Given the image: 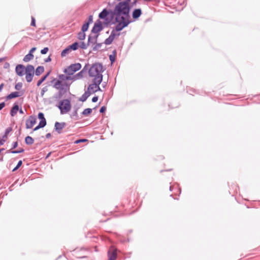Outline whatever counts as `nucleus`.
Segmentation results:
<instances>
[{
	"instance_id": "nucleus-63",
	"label": "nucleus",
	"mask_w": 260,
	"mask_h": 260,
	"mask_svg": "<svg viewBox=\"0 0 260 260\" xmlns=\"http://www.w3.org/2000/svg\"><path fill=\"white\" fill-rule=\"evenodd\" d=\"M3 156L2 155L1 157H0V161H3Z\"/></svg>"
},
{
	"instance_id": "nucleus-64",
	"label": "nucleus",
	"mask_w": 260,
	"mask_h": 260,
	"mask_svg": "<svg viewBox=\"0 0 260 260\" xmlns=\"http://www.w3.org/2000/svg\"><path fill=\"white\" fill-rule=\"evenodd\" d=\"M172 189H173V186H170V190L172 191Z\"/></svg>"
},
{
	"instance_id": "nucleus-2",
	"label": "nucleus",
	"mask_w": 260,
	"mask_h": 260,
	"mask_svg": "<svg viewBox=\"0 0 260 260\" xmlns=\"http://www.w3.org/2000/svg\"><path fill=\"white\" fill-rule=\"evenodd\" d=\"M67 75L63 74L58 75V79H54L51 81L53 83V87L56 89L58 90L56 93V98L60 99L63 95L70 91V84L66 82Z\"/></svg>"
},
{
	"instance_id": "nucleus-33",
	"label": "nucleus",
	"mask_w": 260,
	"mask_h": 260,
	"mask_svg": "<svg viewBox=\"0 0 260 260\" xmlns=\"http://www.w3.org/2000/svg\"><path fill=\"white\" fill-rule=\"evenodd\" d=\"M92 111V109L86 108L84 109V111L82 112V114L84 116H88L91 113Z\"/></svg>"
},
{
	"instance_id": "nucleus-62",
	"label": "nucleus",
	"mask_w": 260,
	"mask_h": 260,
	"mask_svg": "<svg viewBox=\"0 0 260 260\" xmlns=\"http://www.w3.org/2000/svg\"><path fill=\"white\" fill-rule=\"evenodd\" d=\"M107 85V83L106 82H104L103 84H102V86L104 88H105Z\"/></svg>"
},
{
	"instance_id": "nucleus-30",
	"label": "nucleus",
	"mask_w": 260,
	"mask_h": 260,
	"mask_svg": "<svg viewBox=\"0 0 260 260\" xmlns=\"http://www.w3.org/2000/svg\"><path fill=\"white\" fill-rule=\"evenodd\" d=\"M83 74L84 71H81L80 72L78 73L75 76H74L73 79H75V80L81 79L83 77Z\"/></svg>"
},
{
	"instance_id": "nucleus-11",
	"label": "nucleus",
	"mask_w": 260,
	"mask_h": 260,
	"mask_svg": "<svg viewBox=\"0 0 260 260\" xmlns=\"http://www.w3.org/2000/svg\"><path fill=\"white\" fill-rule=\"evenodd\" d=\"M103 28V24L100 20H97L94 23V26L91 30V32H99Z\"/></svg>"
},
{
	"instance_id": "nucleus-4",
	"label": "nucleus",
	"mask_w": 260,
	"mask_h": 260,
	"mask_svg": "<svg viewBox=\"0 0 260 260\" xmlns=\"http://www.w3.org/2000/svg\"><path fill=\"white\" fill-rule=\"evenodd\" d=\"M58 107L61 114L68 113L70 111L71 108L70 101L68 99L60 101Z\"/></svg>"
},
{
	"instance_id": "nucleus-50",
	"label": "nucleus",
	"mask_w": 260,
	"mask_h": 260,
	"mask_svg": "<svg viewBox=\"0 0 260 260\" xmlns=\"http://www.w3.org/2000/svg\"><path fill=\"white\" fill-rule=\"evenodd\" d=\"M71 75H67V76H66V81L67 80H75V79H73V77H71Z\"/></svg>"
},
{
	"instance_id": "nucleus-35",
	"label": "nucleus",
	"mask_w": 260,
	"mask_h": 260,
	"mask_svg": "<svg viewBox=\"0 0 260 260\" xmlns=\"http://www.w3.org/2000/svg\"><path fill=\"white\" fill-rule=\"evenodd\" d=\"M22 165V160H19L18 163H17V165H16V166L13 169L12 171L13 172H15L16 171V170H17Z\"/></svg>"
},
{
	"instance_id": "nucleus-38",
	"label": "nucleus",
	"mask_w": 260,
	"mask_h": 260,
	"mask_svg": "<svg viewBox=\"0 0 260 260\" xmlns=\"http://www.w3.org/2000/svg\"><path fill=\"white\" fill-rule=\"evenodd\" d=\"M88 141V140L87 139H78L77 140H76L75 142H74V144H79L80 143H83V142H87Z\"/></svg>"
},
{
	"instance_id": "nucleus-34",
	"label": "nucleus",
	"mask_w": 260,
	"mask_h": 260,
	"mask_svg": "<svg viewBox=\"0 0 260 260\" xmlns=\"http://www.w3.org/2000/svg\"><path fill=\"white\" fill-rule=\"evenodd\" d=\"M89 23L86 22L82 27V31L84 32L88 30V27H89Z\"/></svg>"
},
{
	"instance_id": "nucleus-18",
	"label": "nucleus",
	"mask_w": 260,
	"mask_h": 260,
	"mask_svg": "<svg viewBox=\"0 0 260 260\" xmlns=\"http://www.w3.org/2000/svg\"><path fill=\"white\" fill-rule=\"evenodd\" d=\"M38 117L40 120L39 124L45 127L47 124V122L44 117V113L42 112H39L38 113Z\"/></svg>"
},
{
	"instance_id": "nucleus-5",
	"label": "nucleus",
	"mask_w": 260,
	"mask_h": 260,
	"mask_svg": "<svg viewBox=\"0 0 260 260\" xmlns=\"http://www.w3.org/2000/svg\"><path fill=\"white\" fill-rule=\"evenodd\" d=\"M81 67L80 63L71 64L67 69L64 70L63 72L67 75H73L74 73L80 70Z\"/></svg>"
},
{
	"instance_id": "nucleus-15",
	"label": "nucleus",
	"mask_w": 260,
	"mask_h": 260,
	"mask_svg": "<svg viewBox=\"0 0 260 260\" xmlns=\"http://www.w3.org/2000/svg\"><path fill=\"white\" fill-rule=\"evenodd\" d=\"M66 126V123L64 122H56L54 125L55 130L58 133L61 134L62 129Z\"/></svg>"
},
{
	"instance_id": "nucleus-26",
	"label": "nucleus",
	"mask_w": 260,
	"mask_h": 260,
	"mask_svg": "<svg viewBox=\"0 0 260 260\" xmlns=\"http://www.w3.org/2000/svg\"><path fill=\"white\" fill-rule=\"evenodd\" d=\"M34 57L33 54L28 53L23 58V61L24 62H28L30 60L32 59Z\"/></svg>"
},
{
	"instance_id": "nucleus-19",
	"label": "nucleus",
	"mask_w": 260,
	"mask_h": 260,
	"mask_svg": "<svg viewBox=\"0 0 260 260\" xmlns=\"http://www.w3.org/2000/svg\"><path fill=\"white\" fill-rule=\"evenodd\" d=\"M19 105L17 103H15L13 104L12 108L10 111V115L11 116H14L19 110Z\"/></svg>"
},
{
	"instance_id": "nucleus-60",
	"label": "nucleus",
	"mask_w": 260,
	"mask_h": 260,
	"mask_svg": "<svg viewBox=\"0 0 260 260\" xmlns=\"http://www.w3.org/2000/svg\"><path fill=\"white\" fill-rule=\"evenodd\" d=\"M146 2H159V0H144Z\"/></svg>"
},
{
	"instance_id": "nucleus-29",
	"label": "nucleus",
	"mask_w": 260,
	"mask_h": 260,
	"mask_svg": "<svg viewBox=\"0 0 260 260\" xmlns=\"http://www.w3.org/2000/svg\"><path fill=\"white\" fill-rule=\"evenodd\" d=\"M187 92L189 94L193 95L194 94L198 93V91L192 87H188L187 88Z\"/></svg>"
},
{
	"instance_id": "nucleus-51",
	"label": "nucleus",
	"mask_w": 260,
	"mask_h": 260,
	"mask_svg": "<svg viewBox=\"0 0 260 260\" xmlns=\"http://www.w3.org/2000/svg\"><path fill=\"white\" fill-rule=\"evenodd\" d=\"M98 96H94L92 99V102L93 103L96 102L98 101Z\"/></svg>"
},
{
	"instance_id": "nucleus-59",
	"label": "nucleus",
	"mask_w": 260,
	"mask_h": 260,
	"mask_svg": "<svg viewBox=\"0 0 260 260\" xmlns=\"http://www.w3.org/2000/svg\"><path fill=\"white\" fill-rule=\"evenodd\" d=\"M51 137V135L50 133H48L46 135V138L47 139H49Z\"/></svg>"
},
{
	"instance_id": "nucleus-27",
	"label": "nucleus",
	"mask_w": 260,
	"mask_h": 260,
	"mask_svg": "<svg viewBox=\"0 0 260 260\" xmlns=\"http://www.w3.org/2000/svg\"><path fill=\"white\" fill-rule=\"evenodd\" d=\"M34 142V139L30 137V136H27L25 138V143L26 145H32Z\"/></svg>"
},
{
	"instance_id": "nucleus-7",
	"label": "nucleus",
	"mask_w": 260,
	"mask_h": 260,
	"mask_svg": "<svg viewBox=\"0 0 260 260\" xmlns=\"http://www.w3.org/2000/svg\"><path fill=\"white\" fill-rule=\"evenodd\" d=\"M129 23L128 19L124 18V17H122L121 21H117V23L115 24V30L116 31H120L126 26Z\"/></svg>"
},
{
	"instance_id": "nucleus-47",
	"label": "nucleus",
	"mask_w": 260,
	"mask_h": 260,
	"mask_svg": "<svg viewBox=\"0 0 260 260\" xmlns=\"http://www.w3.org/2000/svg\"><path fill=\"white\" fill-rule=\"evenodd\" d=\"M30 25L33 26H36V20L34 17H31V22Z\"/></svg>"
},
{
	"instance_id": "nucleus-56",
	"label": "nucleus",
	"mask_w": 260,
	"mask_h": 260,
	"mask_svg": "<svg viewBox=\"0 0 260 260\" xmlns=\"http://www.w3.org/2000/svg\"><path fill=\"white\" fill-rule=\"evenodd\" d=\"M87 64L85 65L84 66V67L83 68V69L81 70V71H84V73L85 72H86L87 71V70H88V68H87Z\"/></svg>"
},
{
	"instance_id": "nucleus-36",
	"label": "nucleus",
	"mask_w": 260,
	"mask_h": 260,
	"mask_svg": "<svg viewBox=\"0 0 260 260\" xmlns=\"http://www.w3.org/2000/svg\"><path fill=\"white\" fill-rule=\"evenodd\" d=\"M22 83L21 82H18L15 85V89L17 90H20L22 87Z\"/></svg>"
},
{
	"instance_id": "nucleus-13",
	"label": "nucleus",
	"mask_w": 260,
	"mask_h": 260,
	"mask_svg": "<svg viewBox=\"0 0 260 260\" xmlns=\"http://www.w3.org/2000/svg\"><path fill=\"white\" fill-rule=\"evenodd\" d=\"M24 93V90L21 91H14L12 92L6 96V100H11L12 99L16 98L21 96Z\"/></svg>"
},
{
	"instance_id": "nucleus-55",
	"label": "nucleus",
	"mask_w": 260,
	"mask_h": 260,
	"mask_svg": "<svg viewBox=\"0 0 260 260\" xmlns=\"http://www.w3.org/2000/svg\"><path fill=\"white\" fill-rule=\"evenodd\" d=\"M36 50V47H32L29 51V53L33 54V52Z\"/></svg>"
},
{
	"instance_id": "nucleus-42",
	"label": "nucleus",
	"mask_w": 260,
	"mask_h": 260,
	"mask_svg": "<svg viewBox=\"0 0 260 260\" xmlns=\"http://www.w3.org/2000/svg\"><path fill=\"white\" fill-rule=\"evenodd\" d=\"M14 152H15V154L23 153L24 152V149L22 148H20L18 150H14Z\"/></svg>"
},
{
	"instance_id": "nucleus-23",
	"label": "nucleus",
	"mask_w": 260,
	"mask_h": 260,
	"mask_svg": "<svg viewBox=\"0 0 260 260\" xmlns=\"http://www.w3.org/2000/svg\"><path fill=\"white\" fill-rule=\"evenodd\" d=\"M44 72V68L43 66L38 67L35 71L36 76H39Z\"/></svg>"
},
{
	"instance_id": "nucleus-25",
	"label": "nucleus",
	"mask_w": 260,
	"mask_h": 260,
	"mask_svg": "<svg viewBox=\"0 0 260 260\" xmlns=\"http://www.w3.org/2000/svg\"><path fill=\"white\" fill-rule=\"evenodd\" d=\"M50 71L47 72V73L41 77V78L38 81L37 85L38 86H39L41 85V84L46 80V79L47 78V77L49 75L50 73Z\"/></svg>"
},
{
	"instance_id": "nucleus-53",
	"label": "nucleus",
	"mask_w": 260,
	"mask_h": 260,
	"mask_svg": "<svg viewBox=\"0 0 260 260\" xmlns=\"http://www.w3.org/2000/svg\"><path fill=\"white\" fill-rule=\"evenodd\" d=\"M14 150H13V149H11L7 150L6 153L15 154V152H14Z\"/></svg>"
},
{
	"instance_id": "nucleus-6",
	"label": "nucleus",
	"mask_w": 260,
	"mask_h": 260,
	"mask_svg": "<svg viewBox=\"0 0 260 260\" xmlns=\"http://www.w3.org/2000/svg\"><path fill=\"white\" fill-rule=\"evenodd\" d=\"M25 79L27 82H30L32 81L34 74L35 68L32 65L28 64L25 68Z\"/></svg>"
},
{
	"instance_id": "nucleus-9",
	"label": "nucleus",
	"mask_w": 260,
	"mask_h": 260,
	"mask_svg": "<svg viewBox=\"0 0 260 260\" xmlns=\"http://www.w3.org/2000/svg\"><path fill=\"white\" fill-rule=\"evenodd\" d=\"M117 249L111 246L108 251V260H116L117 257Z\"/></svg>"
},
{
	"instance_id": "nucleus-3",
	"label": "nucleus",
	"mask_w": 260,
	"mask_h": 260,
	"mask_svg": "<svg viewBox=\"0 0 260 260\" xmlns=\"http://www.w3.org/2000/svg\"><path fill=\"white\" fill-rule=\"evenodd\" d=\"M130 2V0H126L118 3L114 10L115 14L117 16H121V18L124 17V18L128 19Z\"/></svg>"
},
{
	"instance_id": "nucleus-37",
	"label": "nucleus",
	"mask_w": 260,
	"mask_h": 260,
	"mask_svg": "<svg viewBox=\"0 0 260 260\" xmlns=\"http://www.w3.org/2000/svg\"><path fill=\"white\" fill-rule=\"evenodd\" d=\"M78 108H76L74 111L73 112L72 114L71 115L72 117H76V119L78 118Z\"/></svg>"
},
{
	"instance_id": "nucleus-49",
	"label": "nucleus",
	"mask_w": 260,
	"mask_h": 260,
	"mask_svg": "<svg viewBox=\"0 0 260 260\" xmlns=\"http://www.w3.org/2000/svg\"><path fill=\"white\" fill-rule=\"evenodd\" d=\"M92 22H93V16H92V15H90L88 17V20L87 22L90 24V23H92Z\"/></svg>"
},
{
	"instance_id": "nucleus-39",
	"label": "nucleus",
	"mask_w": 260,
	"mask_h": 260,
	"mask_svg": "<svg viewBox=\"0 0 260 260\" xmlns=\"http://www.w3.org/2000/svg\"><path fill=\"white\" fill-rule=\"evenodd\" d=\"M80 47L83 49H86L88 46H89V45H88V43L87 44H85L84 42H81L80 45L79 46Z\"/></svg>"
},
{
	"instance_id": "nucleus-22",
	"label": "nucleus",
	"mask_w": 260,
	"mask_h": 260,
	"mask_svg": "<svg viewBox=\"0 0 260 260\" xmlns=\"http://www.w3.org/2000/svg\"><path fill=\"white\" fill-rule=\"evenodd\" d=\"M142 12L141 9H135L134 12H133V17L134 19H137L141 15Z\"/></svg>"
},
{
	"instance_id": "nucleus-44",
	"label": "nucleus",
	"mask_w": 260,
	"mask_h": 260,
	"mask_svg": "<svg viewBox=\"0 0 260 260\" xmlns=\"http://www.w3.org/2000/svg\"><path fill=\"white\" fill-rule=\"evenodd\" d=\"M106 107L105 106H102L100 109V112L101 113H104L105 112H106Z\"/></svg>"
},
{
	"instance_id": "nucleus-40",
	"label": "nucleus",
	"mask_w": 260,
	"mask_h": 260,
	"mask_svg": "<svg viewBox=\"0 0 260 260\" xmlns=\"http://www.w3.org/2000/svg\"><path fill=\"white\" fill-rule=\"evenodd\" d=\"M86 37V34H78V38L80 40H83Z\"/></svg>"
},
{
	"instance_id": "nucleus-32",
	"label": "nucleus",
	"mask_w": 260,
	"mask_h": 260,
	"mask_svg": "<svg viewBox=\"0 0 260 260\" xmlns=\"http://www.w3.org/2000/svg\"><path fill=\"white\" fill-rule=\"evenodd\" d=\"M102 45L103 43H98L96 42V43L92 46V50L93 51H97L102 47Z\"/></svg>"
},
{
	"instance_id": "nucleus-14",
	"label": "nucleus",
	"mask_w": 260,
	"mask_h": 260,
	"mask_svg": "<svg viewBox=\"0 0 260 260\" xmlns=\"http://www.w3.org/2000/svg\"><path fill=\"white\" fill-rule=\"evenodd\" d=\"M25 67L24 65L21 64H17L15 68V72L16 74L21 77L24 74V71H25Z\"/></svg>"
},
{
	"instance_id": "nucleus-28",
	"label": "nucleus",
	"mask_w": 260,
	"mask_h": 260,
	"mask_svg": "<svg viewBox=\"0 0 260 260\" xmlns=\"http://www.w3.org/2000/svg\"><path fill=\"white\" fill-rule=\"evenodd\" d=\"M72 50L68 46L67 48L63 49L61 52V56L62 57L65 56L66 55L68 54L71 52Z\"/></svg>"
},
{
	"instance_id": "nucleus-24",
	"label": "nucleus",
	"mask_w": 260,
	"mask_h": 260,
	"mask_svg": "<svg viewBox=\"0 0 260 260\" xmlns=\"http://www.w3.org/2000/svg\"><path fill=\"white\" fill-rule=\"evenodd\" d=\"M12 131V128L11 127H7L5 132V134L2 137V138L3 140H5V141H7L8 139V135Z\"/></svg>"
},
{
	"instance_id": "nucleus-21",
	"label": "nucleus",
	"mask_w": 260,
	"mask_h": 260,
	"mask_svg": "<svg viewBox=\"0 0 260 260\" xmlns=\"http://www.w3.org/2000/svg\"><path fill=\"white\" fill-rule=\"evenodd\" d=\"M117 55V51L116 49H114L112 51V54H110L109 56L110 61L111 62V64L114 63L116 60V57Z\"/></svg>"
},
{
	"instance_id": "nucleus-31",
	"label": "nucleus",
	"mask_w": 260,
	"mask_h": 260,
	"mask_svg": "<svg viewBox=\"0 0 260 260\" xmlns=\"http://www.w3.org/2000/svg\"><path fill=\"white\" fill-rule=\"evenodd\" d=\"M72 50H76L79 47V43L77 42H74L71 45L69 46Z\"/></svg>"
},
{
	"instance_id": "nucleus-43",
	"label": "nucleus",
	"mask_w": 260,
	"mask_h": 260,
	"mask_svg": "<svg viewBox=\"0 0 260 260\" xmlns=\"http://www.w3.org/2000/svg\"><path fill=\"white\" fill-rule=\"evenodd\" d=\"M47 90H48V89H47V87H44L42 89L41 92V95L42 96H43V95L44 94V93L45 92H46L47 91Z\"/></svg>"
},
{
	"instance_id": "nucleus-1",
	"label": "nucleus",
	"mask_w": 260,
	"mask_h": 260,
	"mask_svg": "<svg viewBox=\"0 0 260 260\" xmlns=\"http://www.w3.org/2000/svg\"><path fill=\"white\" fill-rule=\"evenodd\" d=\"M103 66L102 63L95 62L93 63L88 70L89 77H93V83L88 87V90L92 91L95 93L98 91H102L100 84L102 82L103 76L102 73L104 72Z\"/></svg>"
},
{
	"instance_id": "nucleus-41",
	"label": "nucleus",
	"mask_w": 260,
	"mask_h": 260,
	"mask_svg": "<svg viewBox=\"0 0 260 260\" xmlns=\"http://www.w3.org/2000/svg\"><path fill=\"white\" fill-rule=\"evenodd\" d=\"M48 50L49 48L48 47H45L41 50V53L42 54H45L47 53Z\"/></svg>"
},
{
	"instance_id": "nucleus-52",
	"label": "nucleus",
	"mask_w": 260,
	"mask_h": 260,
	"mask_svg": "<svg viewBox=\"0 0 260 260\" xmlns=\"http://www.w3.org/2000/svg\"><path fill=\"white\" fill-rule=\"evenodd\" d=\"M6 104L5 102H2L0 103V111L5 107Z\"/></svg>"
},
{
	"instance_id": "nucleus-20",
	"label": "nucleus",
	"mask_w": 260,
	"mask_h": 260,
	"mask_svg": "<svg viewBox=\"0 0 260 260\" xmlns=\"http://www.w3.org/2000/svg\"><path fill=\"white\" fill-rule=\"evenodd\" d=\"M90 94H91V91L87 90L80 98L79 101L83 102H85L87 100V99L90 96Z\"/></svg>"
},
{
	"instance_id": "nucleus-17",
	"label": "nucleus",
	"mask_w": 260,
	"mask_h": 260,
	"mask_svg": "<svg viewBox=\"0 0 260 260\" xmlns=\"http://www.w3.org/2000/svg\"><path fill=\"white\" fill-rule=\"evenodd\" d=\"M109 14V12L106 9H104L102 12L99 14V17L100 19L105 20L104 24H107L108 22L107 16Z\"/></svg>"
},
{
	"instance_id": "nucleus-61",
	"label": "nucleus",
	"mask_w": 260,
	"mask_h": 260,
	"mask_svg": "<svg viewBox=\"0 0 260 260\" xmlns=\"http://www.w3.org/2000/svg\"><path fill=\"white\" fill-rule=\"evenodd\" d=\"M18 111H19V113H20V114H24V112H23V111L22 110V109H21H21H19V110H18Z\"/></svg>"
},
{
	"instance_id": "nucleus-58",
	"label": "nucleus",
	"mask_w": 260,
	"mask_h": 260,
	"mask_svg": "<svg viewBox=\"0 0 260 260\" xmlns=\"http://www.w3.org/2000/svg\"><path fill=\"white\" fill-rule=\"evenodd\" d=\"M4 86H5V84L4 83H3L1 84V85H0V92L2 91V89H3V88Z\"/></svg>"
},
{
	"instance_id": "nucleus-8",
	"label": "nucleus",
	"mask_w": 260,
	"mask_h": 260,
	"mask_svg": "<svg viewBox=\"0 0 260 260\" xmlns=\"http://www.w3.org/2000/svg\"><path fill=\"white\" fill-rule=\"evenodd\" d=\"M137 187L133 186L127 190L126 197L128 199V202H130L132 199H135V198L138 197V193L136 190Z\"/></svg>"
},
{
	"instance_id": "nucleus-45",
	"label": "nucleus",
	"mask_w": 260,
	"mask_h": 260,
	"mask_svg": "<svg viewBox=\"0 0 260 260\" xmlns=\"http://www.w3.org/2000/svg\"><path fill=\"white\" fill-rule=\"evenodd\" d=\"M17 146H18V142L17 141L14 142L12 144L11 149L13 150L14 149L16 148Z\"/></svg>"
},
{
	"instance_id": "nucleus-48",
	"label": "nucleus",
	"mask_w": 260,
	"mask_h": 260,
	"mask_svg": "<svg viewBox=\"0 0 260 260\" xmlns=\"http://www.w3.org/2000/svg\"><path fill=\"white\" fill-rule=\"evenodd\" d=\"M10 68V63L8 62H6L4 64V68L8 69Z\"/></svg>"
},
{
	"instance_id": "nucleus-16",
	"label": "nucleus",
	"mask_w": 260,
	"mask_h": 260,
	"mask_svg": "<svg viewBox=\"0 0 260 260\" xmlns=\"http://www.w3.org/2000/svg\"><path fill=\"white\" fill-rule=\"evenodd\" d=\"M121 34H111L110 36L106 39L104 43L106 45H110L116 37H118Z\"/></svg>"
},
{
	"instance_id": "nucleus-46",
	"label": "nucleus",
	"mask_w": 260,
	"mask_h": 260,
	"mask_svg": "<svg viewBox=\"0 0 260 260\" xmlns=\"http://www.w3.org/2000/svg\"><path fill=\"white\" fill-rule=\"evenodd\" d=\"M44 126H43L42 125L40 124L39 123V124L36 126L34 129H33V131H37L39 129L41 128H43L44 127Z\"/></svg>"
},
{
	"instance_id": "nucleus-57",
	"label": "nucleus",
	"mask_w": 260,
	"mask_h": 260,
	"mask_svg": "<svg viewBox=\"0 0 260 260\" xmlns=\"http://www.w3.org/2000/svg\"><path fill=\"white\" fill-rule=\"evenodd\" d=\"M5 142H6V141H5V140H3V139H1L0 140V146L1 145H3Z\"/></svg>"
},
{
	"instance_id": "nucleus-12",
	"label": "nucleus",
	"mask_w": 260,
	"mask_h": 260,
	"mask_svg": "<svg viewBox=\"0 0 260 260\" xmlns=\"http://www.w3.org/2000/svg\"><path fill=\"white\" fill-rule=\"evenodd\" d=\"M94 36H92V34H90L88 38V45L93 46L97 42L98 37L100 34H94Z\"/></svg>"
},
{
	"instance_id": "nucleus-10",
	"label": "nucleus",
	"mask_w": 260,
	"mask_h": 260,
	"mask_svg": "<svg viewBox=\"0 0 260 260\" xmlns=\"http://www.w3.org/2000/svg\"><path fill=\"white\" fill-rule=\"evenodd\" d=\"M36 120L37 118L35 116H29L28 119H27L26 121V128L29 129L32 128V126L36 124Z\"/></svg>"
},
{
	"instance_id": "nucleus-54",
	"label": "nucleus",
	"mask_w": 260,
	"mask_h": 260,
	"mask_svg": "<svg viewBox=\"0 0 260 260\" xmlns=\"http://www.w3.org/2000/svg\"><path fill=\"white\" fill-rule=\"evenodd\" d=\"M51 61V58L50 57V56H49L47 58H46L45 60H44V61L45 62H50Z\"/></svg>"
}]
</instances>
